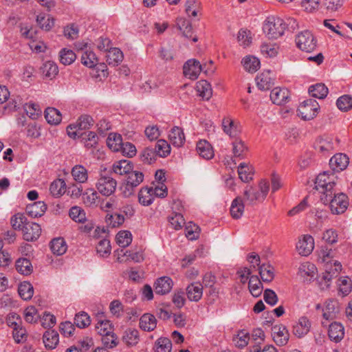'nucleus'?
<instances>
[{
  "mask_svg": "<svg viewBox=\"0 0 352 352\" xmlns=\"http://www.w3.org/2000/svg\"><path fill=\"white\" fill-rule=\"evenodd\" d=\"M320 200L325 205L329 204V208L333 214L344 212L349 206L348 198L345 194H336L333 191L327 195L321 196Z\"/></svg>",
  "mask_w": 352,
  "mask_h": 352,
  "instance_id": "nucleus-1",
  "label": "nucleus"
},
{
  "mask_svg": "<svg viewBox=\"0 0 352 352\" xmlns=\"http://www.w3.org/2000/svg\"><path fill=\"white\" fill-rule=\"evenodd\" d=\"M286 28V24L284 21L274 16L267 18L265 21L263 30L269 38L276 39L281 36Z\"/></svg>",
  "mask_w": 352,
  "mask_h": 352,
  "instance_id": "nucleus-2",
  "label": "nucleus"
},
{
  "mask_svg": "<svg viewBox=\"0 0 352 352\" xmlns=\"http://www.w3.org/2000/svg\"><path fill=\"white\" fill-rule=\"evenodd\" d=\"M335 185L333 174L329 175L327 172L320 173L315 182V188L322 194V196L333 192Z\"/></svg>",
  "mask_w": 352,
  "mask_h": 352,
  "instance_id": "nucleus-3",
  "label": "nucleus"
},
{
  "mask_svg": "<svg viewBox=\"0 0 352 352\" xmlns=\"http://www.w3.org/2000/svg\"><path fill=\"white\" fill-rule=\"evenodd\" d=\"M98 191L103 196L109 197L114 193L117 182L113 177L102 173L96 184Z\"/></svg>",
  "mask_w": 352,
  "mask_h": 352,
  "instance_id": "nucleus-4",
  "label": "nucleus"
},
{
  "mask_svg": "<svg viewBox=\"0 0 352 352\" xmlns=\"http://www.w3.org/2000/svg\"><path fill=\"white\" fill-rule=\"evenodd\" d=\"M297 47L302 51L311 52L316 47V40L309 30L300 32L296 37Z\"/></svg>",
  "mask_w": 352,
  "mask_h": 352,
  "instance_id": "nucleus-5",
  "label": "nucleus"
},
{
  "mask_svg": "<svg viewBox=\"0 0 352 352\" xmlns=\"http://www.w3.org/2000/svg\"><path fill=\"white\" fill-rule=\"evenodd\" d=\"M319 108V104L316 100L313 99L307 100L299 105L298 115L305 120H310L316 116Z\"/></svg>",
  "mask_w": 352,
  "mask_h": 352,
  "instance_id": "nucleus-6",
  "label": "nucleus"
},
{
  "mask_svg": "<svg viewBox=\"0 0 352 352\" xmlns=\"http://www.w3.org/2000/svg\"><path fill=\"white\" fill-rule=\"evenodd\" d=\"M341 270L342 265L338 261L334 262L333 266H332L331 264H327L326 265L325 272L323 274L320 282L322 289L329 288L330 282L333 277L337 276L336 274L341 271Z\"/></svg>",
  "mask_w": 352,
  "mask_h": 352,
  "instance_id": "nucleus-7",
  "label": "nucleus"
},
{
  "mask_svg": "<svg viewBox=\"0 0 352 352\" xmlns=\"http://www.w3.org/2000/svg\"><path fill=\"white\" fill-rule=\"evenodd\" d=\"M77 47L82 51L81 63L89 68H94L98 63L95 53L87 48V43L78 44Z\"/></svg>",
  "mask_w": 352,
  "mask_h": 352,
  "instance_id": "nucleus-8",
  "label": "nucleus"
},
{
  "mask_svg": "<svg viewBox=\"0 0 352 352\" xmlns=\"http://www.w3.org/2000/svg\"><path fill=\"white\" fill-rule=\"evenodd\" d=\"M183 70L184 74L186 78L191 80H196L203 70V66L198 60L190 59L184 64Z\"/></svg>",
  "mask_w": 352,
  "mask_h": 352,
  "instance_id": "nucleus-9",
  "label": "nucleus"
},
{
  "mask_svg": "<svg viewBox=\"0 0 352 352\" xmlns=\"http://www.w3.org/2000/svg\"><path fill=\"white\" fill-rule=\"evenodd\" d=\"M314 248V239L309 234L302 236L296 244V250L301 256L309 255Z\"/></svg>",
  "mask_w": 352,
  "mask_h": 352,
  "instance_id": "nucleus-10",
  "label": "nucleus"
},
{
  "mask_svg": "<svg viewBox=\"0 0 352 352\" xmlns=\"http://www.w3.org/2000/svg\"><path fill=\"white\" fill-rule=\"evenodd\" d=\"M272 336L274 341L278 346L285 345L289 337L288 330L286 327L283 324L274 326L272 328Z\"/></svg>",
  "mask_w": 352,
  "mask_h": 352,
  "instance_id": "nucleus-11",
  "label": "nucleus"
},
{
  "mask_svg": "<svg viewBox=\"0 0 352 352\" xmlns=\"http://www.w3.org/2000/svg\"><path fill=\"white\" fill-rule=\"evenodd\" d=\"M21 230L23 232V239L27 241H34L41 235V226L36 223L28 222L25 224Z\"/></svg>",
  "mask_w": 352,
  "mask_h": 352,
  "instance_id": "nucleus-12",
  "label": "nucleus"
},
{
  "mask_svg": "<svg viewBox=\"0 0 352 352\" xmlns=\"http://www.w3.org/2000/svg\"><path fill=\"white\" fill-rule=\"evenodd\" d=\"M290 98L289 91L286 88L275 87L270 93V99L272 102L277 105L286 104Z\"/></svg>",
  "mask_w": 352,
  "mask_h": 352,
  "instance_id": "nucleus-13",
  "label": "nucleus"
},
{
  "mask_svg": "<svg viewBox=\"0 0 352 352\" xmlns=\"http://www.w3.org/2000/svg\"><path fill=\"white\" fill-rule=\"evenodd\" d=\"M323 318L327 321L332 320L336 318L340 311L339 302L334 299H329L325 302L324 307L322 309Z\"/></svg>",
  "mask_w": 352,
  "mask_h": 352,
  "instance_id": "nucleus-14",
  "label": "nucleus"
},
{
  "mask_svg": "<svg viewBox=\"0 0 352 352\" xmlns=\"http://www.w3.org/2000/svg\"><path fill=\"white\" fill-rule=\"evenodd\" d=\"M311 321L306 317H300L293 327V333L298 338L306 336L310 331Z\"/></svg>",
  "mask_w": 352,
  "mask_h": 352,
  "instance_id": "nucleus-15",
  "label": "nucleus"
},
{
  "mask_svg": "<svg viewBox=\"0 0 352 352\" xmlns=\"http://www.w3.org/2000/svg\"><path fill=\"white\" fill-rule=\"evenodd\" d=\"M203 285L199 282L189 284L186 288L188 299L192 302L199 301L203 296Z\"/></svg>",
  "mask_w": 352,
  "mask_h": 352,
  "instance_id": "nucleus-16",
  "label": "nucleus"
},
{
  "mask_svg": "<svg viewBox=\"0 0 352 352\" xmlns=\"http://www.w3.org/2000/svg\"><path fill=\"white\" fill-rule=\"evenodd\" d=\"M349 162L348 156L343 153L334 155L329 160V165L335 172H340L344 170Z\"/></svg>",
  "mask_w": 352,
  "mask_h": 352,
  "instance_id": "nucleus-17",
  "label": "nucleus"
},
{
  "mask_svg": "<svg viewBox=\"0 0 352 352\" xmlns=\"http://www.w3.org/2000/svg\"><path fill=\"white\" fill-rule=\"evenodd\" d=\"M173 280L168 276H162L155 283V292L157 294L164 295L170 292L173 288Z\"/></svg>",
  "mask_w": 352,
  "mask_h": 352,
  "instance_id": "nucleus-18",
  "label": "nucleus"
},
{
  "mask_svg": "<svg viewBox=\"0 0 352 352\" xmlns=\"http://www.w3.org/2000/svg\"><path fill=\"white\" fill-rule=\"evenodd\" d=\"M242 198L248 206H253L256 201H263L259 195V191L252 186L245 187Z\"/></svg>",
  "mask_w": 352,
  "mask_h": 352,
  "instance_id": "nucleus-19",
  "label": "nucleus"
},
{
  "mask_svg": "<svg viewBox=\"0 0 352 352\" xmlns=\"http://www.w3.org/2000/svg\"><path fill=\"white\" fill-rule=\"evenodd\" d=\"M328 335L331 340L335 342H340L344 336V329L342 324L333 322L329 325Z\"/></svg>",
  "mask_w": 352,
  "mask_h": 352,
  "instance_id": "nucleus-20",
  "label": "nucleus"
},
{
  "mask_svg": "<svg viewBox=\"0 0 352 352\" xmlns=\"http://www.w3.org/2000/svg\"><path fill=\"white\" fill-rule=\"evenodd\" d=\"M170 143L176 147H181L185 142V136L182 128L174 126L168 134Z\"/></svg>",
  "mask_w": 352,
  "mask_h": 352,
  "instance_id": "nucleus-21",
  "label": "nucleus"
},
{
  "mask_svg": "<svg viewBox=\"0 0 352 352\" xmlns=\"http://www.w3.org/2000/svg\"><path fill=\"white\" fill-rule=\"evenodd\" d=\"M122 340L128 346H135L140 341L139 331L136 329L128 328L124 332Z\"/></svg>",
  "mask_w": 352,
  "mask_h": 352,
  "instance_id": "nucleus-22",
  "label": "nucleus"
},
{
  "mask_svg": "<svg viewBox=\"0 0 352 352\" xmlns=\"http://www.w3.org/2000/svg\"><path fill=\"white\" fill-rule=\"evenodd\" d=\"M244 201L241 196L236 197L232 201L230 206V214L233 219H240L244 212Z\"/></svg>",
  "mask_w": 352,
  "mask_h": 352,
  "instance_id": "nucleus-23",
  "label": "nucleus"
},
{
  "mask_svg": "<svg viewBox=\"0 0 352 352\" xmlns=\"http://www.w3.org/2000/svg\"><path fill=\"white\" fill-rule=\"evenodd\" d=\"M133 170V165L129 160H122L116 162L112 166V171L120 175H127Z\"/></svg>",
  "mask_w": 352,
  "mask_h": 352,
  "instance_id": "nucleus-24",
  "label": "nucleus"
},
{
  "mask_svg": "<svg viewBox=\"0 0 352 352\" xmlns=\"http://www.w3.org/2000/svg\"><path fill=\"white\" fill-rule=\"evenodd\" d=\"M47 206L43 201H36L26 207L28 214L33 218L41 217L45 212Z\"/></svg>",
  "mask_w": 352,
  "mask_h": 352,
  "instance_id": "nucleus-25",
  "label": "nucleus"
},
{
  "mask_svg": "<svg viewBox=\"0 0 352 352\" xmlns=\"http://www.w3.org/2000/svg\"><path fill=\"white\" fill-rule=\"evenodd\" d=\"M196 150L199 155L204 159L210 160L214 155L212 148L206 140L199 141L197 144Z\"/></svg>",
  "mask_w": 352,
  "mask_h": 352,
  "instance_id": "nucleus-26",
  "label": "nucleus"
},
{
  "mask_svg": "<svg viewBox=\"0 0 352 352\" xmlns=\"http://www.w3.org/2000/svg\"><path fill=\"white\" fill-rule=\"evenodd\" d=\"M50 249L54 254L62 256L66 252L67 245L63 238L58 237L51 241Z\"/></svg>",
  "mask_w": 352,
  "mask_h": 352,
  "instance_id": "nucleus-27",
  "label": "nucleus"
},
{
  "mask_svg": "<svg viewBox=\"0 0 352 352\" xmlns=\"http://www.w3.org/2000/svg\"><path fill=\"white\" fill-rule=\"evenodd\" d=\"M157 326L155 317L150 314H145L140 319V327L146 331H153Z\"/></svg>",
  "mask_w": 352,
  "mask_h": 352,
  "instance_id": "nucleus-28",
  "label": "nucleus"
},
{
  "mask_svg": "<svg viewBox=\"0 0 352 352\" xmlns=\"http://www.w3.org/2000/svg\"><path fill=\"white\" fill-rule=\"evenodd\" d=\"M43 340L46 348L53 349L58 343L59 336L57 331L49 329L44 333Z\"/></svg>",
  "mask_w": 352,
  "mask_h": 352,
  "instance_id": "nucleus-29",
  "label": "nucleus"
},
{
  "mask_svg": "<svg viewBox=\"0 0 352 352\" xmlns=\"http://www.w3.org/2000/svg\"><path fill=\"white\" fill-rule=\"evenodd\" d=\"M196 90L204 100H208L212 95L210 84L206 80H199L196 84Z\"/></svg>",
  "mask_w": 352,
  "mask_h": 352,
  "instance_id": "nucleus-30",
  "label": "nucleus"
},
{
  "mask_svg": "<svg viewBox=\"0 0 352 352\" xmlns=\"http://www.w3.org/2000/svg\"><path fill=\"white\" fill-rule=\"evenodd\" d=\"M256 85L259 89L266 90L269 89L273 84L272 79L270 76V72L269 70L264 71L256 76Z\"/></svg>",
  "mask_w": 352,
  "mask_h": 352,
  "instance_id": "nucleus-31",
  "label": "nucleus"
},
{
  "mask_svg": "<svg viewBox=\"0 0 352 352\" xmlns=\"http://www.w3.org/2000/svg\"><path fill=\"white\" fill-rule=\"evenodd\" d=\"M107 62L109 65L116 66L123 60L122 51L116 47L110 48L107 54Z\"/></svg>",
  "mask_w": 352,
  "mask_h": 352,
  "instance_id": "nucleus-32",
  "label": "nucleus"
},
{
  "mask_svg": "<svg viewBox=\"0 0 352 352\" xmlns=\"http://www.w3.org/2000/svg\"><path fill=\"white\" fill-rule=\"evenodd\" d=\"M238 174L242 182H248L252 179L253 168L250 164L244 162L241 163L238 166Z\"/></svg>",
  "mask_w": 352,
  "mask_h": 352,
  "instance_id": "nucleus-33",
  "label": "nucleus"
},
{
  "mask_svg": "<svg viewBox=\"0 0 352 352\" xmlns=\"http://www.w3.org/2000/svg\"><path fill=\"white\" fill-rule=\"evenodd\" d=\"M222 126L224 132L232 138L236 137L240 133L239 126L229 118L223 120Z\"/></svg>",
  "mask_w": 352,
  "mask_h": 352,
  "instance_id": "nucleus-34",
  "label": "nucleus"
},
{
  "mask_svg": "<svg viewBox=\"0 0 352 352\" xmlns=\"http://www.w3.org/2000/svg\"><path fill=\"white\" fill-rule=\"evenodd\" d=\"M328 92V88L322 83L311 85L309 88V95L318 99L324 98L327 96Z\"/></svg>",
  "mask_w": 352,
  "mask_h": 352,
  "instance_id": "nucleus-35",
  "label": "nucleus"
},
{
  "mask_svg": "<svg viewBox=\"0 0 352 352\" xmlns=\"http://www.w3.org/2000/svg\"><path fill=\"white\" fill-rule=\"evenodd\" d=\"M244 69L248 72H256L260 67L259 60L253 56H247L241 61Z\"/></svg>",
  "mask_w": 352,
  "mask_h": 352,
  "instance_id": "nucleus-36",
  "label": "nucleus"
},
{
  "mask_svg": "<svg viewBox=\"0 0 352 352\" xmlns=\"http://www.w3.org/2000/svg\"><path fill=\"white\" fill-rule=\"evenodd\" d=\"M50 193L54 197H60L62 196L66 191V184L63 179H57L54 180L50 186Z\"/></svg>",
  "mask_w": 352,
  "mask_h": 352,
  "instance_id": "nucleus-37",
  "label": "nucleus"
},
{
  "mask_svg": "<svg viewBox=\"0 0 352 352\" xmlns=\"http://www.w3.org/2000/svg\"><path fill=\"white\" fill-rule=\"evenodd\" d=\"M45 118L49 124L56 125L60 122L62 116L58 109L48 107L45 111Z\"/></svg>",
  "mask_w": 352,
  "mask_h": 352,
  "instance_id": "nucleus-38",
  "label": "nucleus"
},
{
  "mask_svg": "<svg viewBox=\"0 0 352 352\" xmlns=\"http://www.w3.org/2000/svg\"><path fill=\"white\" fill-rule=\"evenodd\" d=\"M250 292L254 297H258L262 293L263 285L257 276H252L248 283Z\"/></svg>",
  "mask_w": 352,
  "mask_h": 352,
  "instance_id": "nucleus-39",
  "label": "nucleus"
},
{
  "mask_svg": "<svg viewBox=\"0 0 352 352\" xmlns=\"http://www.w3.org/2000/svg\"><path fill=\"white\" fill-rule=\"evenodd\" d=\"M152 188H142L138 193L139 202L144 206H149L154 201Z\"/></svg>",
  "mask_w": 352,
  "mask_h": 352,
  "instance_id": "nucleus-40",
  "label": "nucleus"
},
{
  "mask_svg": "<svg viewBox=\"0 0 352 352\" xmlns=\"http://www.w3.org/2000/svg\"><path fill=\"white\" fill-rule=\"evenodd\" d=\"M41 70L45 76L50 79L54 78L58 72L56 64L50 60L44 63L41 67Z\"/></svg>",
  "mask_w": 352,
  "mask_h": 352,
  "instance_id": "nucleus-41",
  "label": "nucleus"
},
{
  "mask_svg": "<svg viewBox=\"0 0 352 352\" xmlns=\"http://www.w3.org/2000/svg\"><path fill=\"white\" fill-rule=\"evenodd\" d=\"M16 269L21 274L29 275L32 272V265L30 260L20 258L16 261Z\"/></svg>",
  "mask_w": 352,
  "mask_h": 352,
  "instance_id": "nucleus-42",
  "label": "nucleus"
},
{
  "mask_svg": "<svg viewBox=\"0 0 352 352\" xmlns=\"http://www.w3.org/2000/svg\"><path fill=\"white\" fill-rule=\"evenodd\" d=\"M18 292L23 300H30L34 294V288L30 283L24 281L19 285Z\"/></svg>",
  "mask_w": 352,
  "mask_h": 352,
  "instance_id": "nucleus-43",
  "label": "nucleus"
},
{
  "mask_svg": "<svg viewBox=\"0 0 352 352\" xmlns=\"http://www.w3.org/2000/svg\"><path fill=\"white\" fill-rule=\"evenodd\" d=\"M121 256H126L127 260H131L136 263H140L144 259L143 254L141 252H133L128 250L124 251L123 249L118 252V261L119 262L123 261Z\"/></svg>",
  "mask_w": 352,
  "mask_h": 352,
  "instance_id": "nucleus-44",
  "label": "nucleus"
},
{
  "mask_svg": "<svg viewBox=\"0 0 352 352\" xmlns=\"http://www.w3.org/2000/svg\"><path fill=\"white\" fill-rule=\"evenodd\" d=\"M122 143V136L117 133H110L107 140V146L113 151H119Z\"/></svg>",
  "mask_w": 352,
  "mask_h": 352,
  "instance_id": "nucleus-45",
  "label": "nucleus"
},
{
  "mask_svg": "<svg viewBox=\"0 0 352 352\" xmlns=\"http://www.w3.org/2000/svg\"><path fill=\"white\" fill-rule=\"evenodd\" d=\"M72 175L74 180L79 183L85 182L88 178L87 169L81 165H76L72 170Z\"/></svg>",
  "mask_w": 352,
  "mask_h": 352,
  "instance_id": "nucleus-46",
  "label": "nucleus"
},
{
  "mask_svg": "<svg viewBox=\"0 0 352 352\" xmlns=\"http://www.w3.org/2000/svg\"><path fill=\"white\" fill-rule=\"evenodd\" d=\"M154 150L157 156L166 157L170 153V146L165 140L160 139L157 140Z\"/></svg>",
  "mask_w": 352,
  "mask_h": 352,
  "instance_id": "nucleus-47",
  "label": "nucleus"
},
{
  "mask_svg": "<svg viewBox=\"0 0 352 352\" xmlns=\"http://www.w3.org/2000/svg\"><path fill=\"white\" fill-rule=\"evenodd\" d=\"M118 245L122 248L129 246L132 242V234L129 231H120L116 235Z\"/></svg>",
  "mask_w": 352,
  "mask_h": 352,
  "instance_id": "nucleus-48",
  "label": "nucleus"
},
{
  "mask_svg": "<svg viewBox=\"0 0 352 352\" xmlns=\"http://www.w3.org/2000/svg\"><path fill=\"white\" fill-rule=\"evenodd\" d=\"M60 61L65 65H71L76 58V54L66 48L62 49L59 53Z\"/></svg>",
  "mask_w": 352,
  "mask_h": 352,
  "instance_id": "nucleus-49",
  "label": "nucleus"
},
{
  "mask_svg": "<svg viewBox=\"0 0 352 352\" xmlns=\"http://www.w3.org/2000/svg\"><path fill=\"white\" fill-rule=\"evenodd\" d=\"M144 179V175L142 172L132 170L127 175L126 182L133 186H139Z\"/></svg>",
  "mask_w": 352,
  "mask_h": 352,
  "instance_id": "nucleus-50",
  "label": "nucleus"
},
{
  "mask_svg": "<svg viewBox=\"0 0 352 352\" xmlns=\"http://www.w3.org/2000/svg\"><path fill=\"white\" fill-rule=\"evenodd\" d=\"M259 274L264 282H271L274 278L273 267L270 265L262 264L258 267Z\"/></svg>",
  "mask_w": 352,
  "mask_h": 352,
  "instance_id": "nucleus-51",
  "label": "nucleus"
},
{
  "mask_svg": "<svg viewBox=\"0 0 352 352\" xmlns=\"http://www.w3.org/2000/svg\"><path fill=\"white\" fill-rule=\"evenodd\" d=\"M157 156L154 149L147 147L143 149L140 154V160L142 162L151 164L155 162Z\"/></svg>",
  "mask_w": 352,
  "mask_h": 352,
  "instance_id": "nucleus-52",
  "label": "nucleus"
},
{
  "mask_svg": "<svg viewBox=\"0 0 352 352\" xmlns=\"http://www.w3.org/2000/svg\"><path fill=\"white\" fill-rule=\"evenodd\" d=\"M172 343L167 338H160L155 342V352H171Z\"/></svg>",
  "mask_w": 352,
  "mask_h": 352,
  "instance_id": "nucleus-53",
  "label": "nucleus"
},
{
  "mask_svg": "<svg viewBox=\"0 0 352 352\" xmlns=\"http://www.w3.org/2000/svg\"><path fill=\"white\" fill-rule=\"evenodd\" d=\"M102 342L104 348L113 349L118 344V338L113 331L107 335L102 336Z\"/></svg>",
  "mask_w": 352,
  "mask_h": 352,
  "instance_id": "nucleus-54",
  "label": "nucleus"
},
{
  "mask_svg": "<svg viewBox=\"0 0 352 352\" xmlns=\"http://www.w3.org/2000/svg\"><path fill=\"white\" fill-rule=\"evenodd\" d=\"M96 329L100 336L107 335L113 331V327L107 320L98 319Z\"/></svg>",
  "mask_w": 352,
  "mask_h": 352,
  "instance_id": "nucleus-55",
  "label": "nucleus"
},
{
  "mask_svg": "<svg viewBox=\"0 0 352 352\" xmlns=\"http://www.w3.org/2000/svg\"><path fill=\"white\" fill-rule=\"evenodd\" d=\"M36 22L39 27L45 31H49L54 24V19L52 18L49 15L45 16L44 14L38 15L36 17Z\"/></svg>",
  "mask_w": 352,
  "mask_h": 352,
  "instance_id": "nucleus-56",
  "label": "nucleus"
},
{
  "mask_svg": "<svg viewBox=\"0 0 352 352\" xmlns=\"http://www.w3.org/2000/svg\"><path fill=\"white\" fill-rule=\"evenodd\" d=\"M69 214L76 222L83 223L86 221V214L80 207H72L69 210Z\"/></svg>",
  "mask_w": 352,
  "mask_h": 352,
  "instance_id": "nucleus-57",
  "label": "nucleus"
},
{
  "mask_svg": "<svg viewBox=\"0 0 352 352\" xmlns=\"http://www.w3.org/2000/svg\"><path fill=\"white\" fill-rule=\"evenodd\" d=\"M105 221L109 227L117 228L124 223V217L120 214L115 213L114 214H107Z\"/></svg>",
  "mask_w": 352,
  "mask_h": 352,
  "instance_id": "nucleus-58",
  "label": "nucleus"
},
{
  "mask_svg": "<svg viewBox=\"0 0 352 352\" xmlns=\"http://www.w3.org/2000/svg\"><path fill=\"white\" fill-rule=\"evenodd\" d=\"M98 198L96 191L93 189H88L85 193L82 194V200L84 204L87 206H93Z\"/></svg>",
  "mask_w": 352,
  "mask_h": 352,
  "instance_id": "nucleus-59",
  "label": "nucleus"
},
{
  "mask_svg": "<svg viewBox=\"0 0 352 352\" xmlns=\"http://www.w3.org/2000/svg\"><path fill=\"white\" fill-rule=\"evenodd\" d=\"M336 104L339 109L347 111L352 108V96L349 95L340 96L337 100Z\"/></svg>",
  "mask_w": 352,
  "mask_h": 352,
  "instance_id": "nucleus-60",
  "label": "nucleus"
},
{
  "mask_svg": "<svg viewBox=\"0 0 352 352\" xmlns=\"http://www.w3.org/2000/svg\"><path fill=\"white\" fill-rule=\"evenodd\" d=\"M171 227L175 230H179L185 223L184 217L180 213H173L168 217Z\"/></svg>",
  "mask_w": 352,
  "mask_h": 352,
  "instance_id": "nucleus-61",
  "label": "nucleus"
},
{
  "mask_svg": "<svg viewBox=\"0 0 352 352\" xmlns=\"http://www.w3.org/2000/svg\"><path fill=\"white\" fill-rule=\"evenodd\" d=\"M74 323L79 328H85L91 323L90 317L86 312L82 311L76 315Z\"/></svg>",
  "mask_w": 352,
  "mask_h": 352,
  "instance_id": "nucleus-62",
  "label": "nucleus"
},
{
  "mask_svg": "<svg viewBox=\"0 0 352 352\" xmlns=\"http://www.w3.org/2000/svg\"><path fill=\"white\" fill-rule=\"evenodd\" d=\"M96 251L102 257L109 255L111 253L110 241L108 239L100 240L96 246Z\"/></svg>",
  "mask_w": 352,
  "mask_h": 352,
  "instance_id": "nucleus-63",
  "label": "nucleus"
},
{
  "mask_svg": "<svg viewBox=\"0 0 352 352\" xmlns=\"http://www.w3.org/2000/svg\"><path fill=\"white\" fill-rule=\"evenodd\" d=\"M94 121L90 116L82 115L78 118L76 124L78 126V129L82 131L89 129L94 125Z\"/></svg>",
  "mask_w": 352,
  "mask_h": 352,
  "instance_id": "nucleus-64",
  "label": "nucleus"
}]
</instances>
